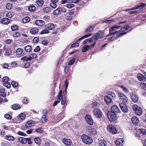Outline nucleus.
I'll return each instance as SVG.
<instances>
[{
  "label": "nucleus",
  "instance_id": "1",
  "mask_svg": "<svg viewBox=\"0 0 146 146\" xmlns=\"http://www.w3.org/2000/svg\"><path fill=\"white\" fill-rule=\"evenodd\" d=\"M81 137L83 142L86 144H90L93 142L92 139L86 135H82L81 136Z\"/></svg>",
  "mask_w": 146,
  "mask_h": 146
},
{
  "label": "nucleus",
  "instance_id": "2",
  "mask_svg": "<svg viewBox=\"0 0 146 146\" xmlns=\"http://www.w3.org/2000/svg\"><path fill=\"white\" fill-rule=\"evenodd\" d=\"M107 115L108 119L110 121H115L117 119L116 114L110 111H108L107 112Z\"/></svg>",
  "mask_w": 146,
  "mask_h": 146
},
{
  "label": "nucleus",
  "instance_id": "3",
  "mask_svg": "<svg viewBox=\"0 0 146 146\" xmlns=\"http://www.w3.org/2000/svg\"><path fill=\"white\" fill-rule=\"evenodd\" d=\"M117 96L119 99L123 103H128L129 99L125 95L120 92H118L117 93Z\"/></svg>",
  "mask_w": 146,
  "mask_h": 146
},
{
  "label": "nucleus",
  "instance_id": "4",
  "mask_svg": "<svg viewBox=\"0 0 146 146\" xmlns=\"http://www.w3.org/2000/svg\"><path fill=\"white\" fill-rule=\"evenodd\" d=\"M104 34V32L103 31H101L98 32L96 34L93 36L92 38L94 39L95 41L94 42L96 41V40L99 38H103V36Z\"/></svg>",
  "mask_w": 146,
  "mask_h": 146
},
{
  "label": "nucleus",
  "instance_id": "5",
  "mask_svg": "<svg viewBox=\"0 0 146 146\" xmlns=\"http://www.w3.org/2000/svg\"><path fill=\"white\" fill-rule=\"evenodd\" d=\"M108 131L112 134H115L117 133V130L114 126L112 125H109L107 126Z\"/></svg>",
  "mask_w": 146,
  "mask_h": 146
},
{
  "label": "nucleus",
  "instance_id": "6",
  "mask_svg": "<svg viewBox=\"0 0 146 146\" xmlns=\"http://www.w3.org/2000/svg\"><path fill=\"white\" fill-rule=\"evenodd\" d=\"M135 113L138 115H140L142 113V110L139 106L136 105H134L132 107Z\"/></svg>",
  "mask_w": 146,
  "mask_h": 146
},
{
  "label": "nucleus",
  "instance_id": "7",
  "mask_svg": "<svg viewBox=\"0 0 146 146\" xmlns=\"http://www.w3.org/2000/svg\"><path fill=\"white\" fill-rule=\"evenodd\" d=\"M94 115L97 118H100L102 115V112L101 110L99 109H96L94 111Z\"/></svg>",
  "mask_w": 146,
  "mask_h": 146
},
{
  "label": "nucleus",
  "instance_id": "8",
  "mask_svg": "<svg viewBox=\"0 0 146 146\" xmlns=\"http://www.w3.org/2000/svg\"><path fill=\"white\" fill-rule=\"evenodd\" d=\"M115 114L120 113L121 111L119 109L118 107L116 105H113L111 108V111Z\"/></svg>",
  "mask_w": 146,
  "mask_h": 146
},
{
  "label": "nucleus",
  "instance_id": "9",
  "mask_svg": "<svg viewBox=\"0 0 146 146\" xmlns=\"http://www.w3.org/2000/svg\"><path fill=\"white\" fill-rule=\"evenodd\" d=\"M85 119L86 122L90 125H92L93 124V122L92 118L89 115H86L85 116Z\"/></svg>",
  "mask_w": 146,
  "mask_h": 146
},
{
  "label": "nucleus",
  "instance_id": "10",
  "mask_svg": "<svg viewBox=\"0 0 146 146\" xmlns=\"http://www.w3.org/2000/svg\"><path fill=\"white\" fill-rule=\"evenodd\" d=\"M119 106L122 111L124 113H127L128 111L127 106L124 103H121L119 104Z\"/></svg>",
  "mask_w": 146,
  "mask_h": 146
},
{
  "label": "nucleus",
  "instance_id": "11",
  "mask_svg": "<svg viewBox=\"0 0 146 146\" xmlns=\"http://www.w3.org/2000/svg\"><path fill=\"white\" fill-rule=\"evenodd\" d=\"M132 123L135 126L138 125L139 124V121L138 118L136 116H133L131 118Z\"/></svg>",
  "mask_w": 146,
  "mask_h": 146
},
{
  "label": "nucleus",
  "instance_id": "12",
  "mask_svg": "<svg viewBox=\"0 0 146 146\" xmlns=\"http://www.w3.org/2000/svg\"><path fill=\"white\" fill-rule=\"evenodd\" d=\"M62 142L67 146H72V141L70 139L65 138L64 139L62 140Z\"/></svg>",
  "mask_w": 146,
  "mask_h": 146
},
{
  "label": "nucleus",
  "instance_id": "13",
  "mask_svg": "<svg viewBox=\"0 0 146 146\" xmlns=\"http://www.w3.org/2000/svg\"><path fill=\"white\" fill-rule=\"evenodd\" d=\"M96 44V42H94V43L92 44V45H90V46H88V45H85L82 48V51L83 52H86L88 49L90 47H91L92 46H94Z\"/></svg>",
  "mask_w": 146,
  "mask_h": 146
},
{
  "label": "nucleus",
  "instance_id": "14",
  "mask_svg": "<svg viewBox=\"0 0 146 146\" xmlns=\"http://www.w3.org/2000/svg\"><path fill=\"white\" fill-rule=\"evenodd\" d=\"M115 143L117 146H122L123 145V141L121 138H119L115 141Z\"/></svg>",
  "mask_w": 146,
  "mask_h": 146
},
{
  "label": "nucleus",
  "instance_id": "15",
  "mask_svg": "<svg viewBox=\"0 0 146 146\" xmlns=\"http://www.w3.org/2000/svg\"><path fill=\"white\" fill-rule=\"evenodd\" d=\"M146 5L145 3H142L140 5H138L137 7H135L134 8H131L129 9V10H133L135 9H143L144 8Z\"/></svg>",
  "mask_w": 146,
  "mask_h": 146
},
{
  "label": "nucleus",
  "instance_id": "16",
  "mask_svg": "<svg viewBox=\"0 0 146 146\" xmlns=\"http://www.w3.org/2000/svg\"><path fill=\"white\" fill-rule=\"evenodd\" d=\"M35 23L36 25L40 27L43 26L44 24V21L41 20H36L35 22Z\"/></svg>",
  "mask_w": 146,
  "mask_h": 146
},
{
  "label": "nucleus",
  "instance_id": "17",
  "mask_svg": "<svg viewBox=\"0 0 146 146\" xmlns=\"http://www.w3.org/2000/svg\"><path fill=\"white\" fill-rule=\"evenodd\" d=\"M87 131L88 132L92 133L93 135H96L97 133L96 130L91 127H89L88 128Z\"/></svg>",
  "mask_w": 146,
  "mask_h": 146
},
{
  "label": "nucleus",
  "instance_id": "18",
  "mask_svg": "<svg viewBox=\"0 0 146 146\" xmlns=\"http://www.w3.org/2000/svg\"><path fill=\"white\" fill-rule=\"evenodd\" d=\"M10 21L9 19L6 18H3L1 21V23L3 24L7 25L10 23Z\"/></svg>",
  "mask_w": 146,
  "mask_h": 146
},
{
  "label": "nucleus",
  "instance_id": "19",
  "mask_svg": "<svg viewBox=\"0 0 146 146\" xmlns=\"http://www.w3.org/2000/svg\"><path fill=\"white\" fill-rule=\"evenodd\" d=\"M54 26L52 24H49L46 25L45 27L46 29L48 30H50L54 28Z\"/></svg>",
  "mask_w": 146,
  "mask_h": 146
},
{
  "label": "nucleus",
  "instance_id": "20",
  "mask_svg": "<svg viewBox=\"0 0 146 146\" xmlns=\"http://www.w3.org/2000/svg\"><path fill=\"white\" fill-rule=\"evenodd\" d=\"M137 77L138 80L140 81H145L146 80V78L141 74H139Z\"/></svg>",
  "mask_w": 146,
  "mask_h": 146
},
{
  "label": "nucleus",
  "instance_id": "21",
  "mask_svg": "<svg viewBox=\"0 0 146 146\" xmlns=\"http://www.w3.org/2000/svg\"><path fill=\"white\" fill-rule=\"evenodd\" d=\"M98 143L99 146H107V143L104 140H99Z\"/></svg>",
  "mask_w": 146,
  "mask_h": 146
},
{
  "label": "nucleus",
  "instance_id": "22",
  "mask_svg": "<svg viewBox=\"0 0 146 146\" xmlns=\"http://www.w3.org/2000/svg\"><path fill=\"white\" fill-rule=\"evenodd\" d=\"M131 99L132 101L135 102H138V98L137 96L134 94H132L131 95Z\"/></svg>",
  "mask_w": 146,
  "mask_h": 146
},
{
  "label": "nucleus",
  "instance_id": "23",
  "mask_svg": "<svg viewBox=\"0 0 146 146\" xmlns=\"http://www.w3.org/2000/svg\"><path fill=\"white\" fill-rule=\"evenodd\" d=\"M5 90L4 88H1L0 90V96L3 97H5L7 95L5 92Z\"/></svg>",
  "mask_w": 146,
  "mask_h": 146
},
{
  "label": "nucleus",
  "instance_id": "24",
  "mask_svg": "<svg viewBox=\"0 0 146 146\" xmlns=\"http://www.w3.org/2000/svg\"><path fill=\"white\" fill-rule=\"evenodd\" d=\"M47 119L46 118V115L45 114H43L40 121L42 123H44L46 122Z\"/></svg>",
  "mask_w": 146,
  "mask_h": 146
},
{
  "label": "nucleus",
  "instance_id": "25",
  "mask_svg": "<svg viewBox=\"0 0 146 146\" xmlns=\"http://www.w3.org/2000/svg\"><path fill=\"white\" fill-rule=\"evenodd\" d=\"M19 141L23 144L27 143L26 138L23 137H20L18 139Z\"/></svg>",
  "mask_w": 146,
  "mask_h": 146
},
{
  "label": "nucleus",
  "instance_id": "26",
  "mask_svg": "<svg viewBox=\"0 0 146 146\" xmlns=\"http://www.w3.org/2000/svg\"><path fill=\"white\" fill-rule=\"evenodd\" d=\"M25 50L27 52H30L32 50L31 46L30 45H27L24 48Z\"/></svg>",
  "mask_w": 146,
  "mask_h": 146
},
{
  "label": "nucleus",
  "instance_id": "27",
  "mask_svg": "<svg viewBox=\"0 0 146 146\" xmlns=\"http://www.w3.org/2000/svg\"><path fill=\"white\" fill-rule=\"evenodd\" d=\"M33 121L32 120H30L28 121L26 124V127L28 128L32 126L33 125L32 123Z\"/></svg>",
  "mask_w": 146,
  "mask_h": 146
},
{
  "label": "nucleus",
  "instance_id": "28",
  "mask_svg": "<svg viewBox=\"0 0 146 146\" xmlns=\"http://www.w3.org/2000/svg\"><path fill=\"white\" fill-rule=\"evenodd\" d=\"M105 102L107 103H110L111 101V99L108 96H105L104 97Z\"/></svg>",
  "mask_w": 146,
  "mask_h": 146
},
{
  "label": "nucleus",
  "instance_id": "29",
  "mask_svg": "<svg viewBox=\"0 0 146 146\" xmlns=\"http://www.w3.org/2000/svg\"><path fill=\"white\" fill-rule=\"evenodd\" d=\"M38 30L36 28H33L30 30L31 33L33 34H35L38 32Z\"/></svg>",
  "mask_w": 146,
  "mask_h": 146
},
{
  "label": "nucleus",
  "instance_id": "30",
  "mask_svg": "<svg viewBox=\"0 0 146 146\" xmlns=\"http://www.w3.org/2000/svg\"><path fill=\"white\" fill-rule=\"evenodd\" d=\"M23 50L21 48H18L16 51V53L17 55H20L22 54Z\"/></svg>",
  "mask_w": 146,
  "mask_h": 146
},
{
  "label": "nucleus",
  "instance_id": "31",
  "mask_svg": "<svg viewBox=\"0 0 146 146\" xmlns=\"http://www.w3.org/2000/svg\"><path fill=\"white\" fill-rule=\"evenodd\" d=\"M60 8H58L57 9L54 11L53 13L55 15H58L61 14Z\"/></svg>",
  "mask_w": 146,
  "mask_h": 146
},
{
  "label": "nucleus",
  "instance_id": "32",
  "mask_svg": "<svg viewBox=\"0 0 146 146\" xmlns=\"http://www.w3.org/2000/svg\"><path fill=\"white\" fill-rule=\"evenodd\" d=\"M28 9L30 11H34L35 9V7L33 5H30L29 6Z\"/></svg>",
  "mask_w": 146,
  "mask_h": 146
},
{
  "label": "nucleus",
  "instance_id": "33",
  "mask_svg": "<svg viewBox=\"0 0 146 146\" xmlns=\"http://www.w3.org/2000/svg\"><path fill=\"white\" fill-rule=\"evenodd\" d=\"M14 15V13L12 12L7 13L6 15V17L9 18H12Z\"/></svg>",
  "mask_w": 146,
  "mask_h": 146
},
{
  "label": "nucleus",
  "instance_id": "34",
  "mask_svg": "<svg viewBox=\"0 0 146 146\" xmlns=\"http://www.w3.org/2000/svg\"><path fill=\"white\" fill-rule=\"evenodd\" d=\"M34 140L36 144L38 145H40V144L41 139L38 137L34 138Z\"/></svg>",
  "mask_w": 146,
  "mask_h": 146
},
{
  "label": "nucleus",
  "instance_id": "35",
  "mask_svg": "<svg viewBox=\"0 0 146 146\" xmlns=\"http://www.w3.org/2000/svg\"><path fill=\"white\" fill-rule=\"evenodd\" d=\"M20 108V106L18 104H14L12 106V109L15 110H17L19 109Z\"/></svg>",
  "mask_w": 146,
  "mask_h": 146
},
{
  "label": "nucleus",
  "instance_id": "36",
  "mask_svg": "<svg viewBox=\"0 0 146 146\" xmlns=\"http://www.w3.org/2000/svg\"><path fill=\"white\" fill-rule=\"evenodd\" d=\"M109 33L108 35H107V36H110L112 35H114L115 34L118 32V31H116L115 32H112L113 31H112V30L111 29H109Z\"/></svg>",
  "mask_w": 146,
  "mask_h": 146
},
{
  "label": "nucleus",
  "instance_id": "37",
  "mask_svg": "<svg viewBox=\"0 0 146 146\" xmlns=\"http://www.w3.org/2000/svg\"><path fill=\"white\" fill-rule=\"evenodd\" d=\"M25 117V115L24 113H21L19 115L18 118L19 119L23 120Z\"/></svg>",
  "mask_w": 146,
  "mask_h": 146
},
{
  "label": "nucleus",
  "instance_id": "38",
  "mask_svg": "<svg viewBox=\"0 0 146 146\" xmlns=\"http://www.w3.org/2000/svg\"><path fill=\"white\" fill-rule=\"evenodd\" d=\"M88 42V43H90L91 42H93L94 41L93 40V38H90V39L88 38L86 39L83 42V44H85L87 43V42Z\"/></svg>",
  "mask_w": 146,
  "mask_h": 146
},
{
  "label": "nucleus",
  "instance_id": "39",
  "mask_svg": "<svg viewBox=\"0 0 146 146\" xmlns=\"http://www.w3.org/2000/svg\"><path fill=\"white\" fill-rule=\"evenodd\" d=\"M65 19L67 20L70 21L71 20L72 18L73 17L71 15H68L67 14H66L65 16Z\"/></svg>",
  "mask_w": 146,
  "mask_h": 146
},
{
  "label": "nucleus",
  "instance_id": "40",
  "mask_svg": "<svg viewBox=\"0 0 146 146\" xmlns=\"http://www.w3.org/2000/svg\"><path fill=\"white\" fill-rule=\"evenodd\" d=\"M30 18L28 17H26L23 19V22L24 23L28 22L30 21Z\"/></svg>",
  "mask_w": 146,
  "mask_h": 146
},
{
  "label": "nucleus",
  "instance_id": "41",
  "mask_svg": "<svg viewBox=\"0 0 146 146\" xmlns=\"http://www.w3.org/2000/svg\"><path fill=\"white\" fill-rule=\"evenodd\" d=\"M94 29V27L93 26H90L86 28V32L90 33Z\"/></svg>",
  "mask_w": 146,
  "mask_h": 146
},
{
  "label": "nucleus",
  "instance_id": "42",
  "mask_svg": "<svg viewBox=\"0 0 146 146\" xmlns=\"http://www.w3.org/2000/svg\"><path fill=\"white\" fill-rule=\"evenodd\" d=\"M43 11L45 13H48L51 11V9L49 7H46L43 9Z\"/></svg>",
  "mask_w": 146,
  "mask_h": 146
},
{
  "label": "nucleus",
  "instance_id": "43",
  "mask_svg": "<svg viewBox=\"0 0 146 146\" xmlns=\"http://www.w3.org/2000/svg\"><path fill=\"white\" fill-rule=\"evenodd\" d=\"M21 60H23V62H26L28 60H31L30 57H28L26 56H24L21 58Z\"/></svg>",
  "mask_w": 146,
  "mask_h": 146
},
{
  "label": "nucleus",
  "instance_id": "44",
  "mask_svg": "<svg viewBox=\"0 0 146 146\" xmlns=\"http://www.w3.org/2000/svg\"><path fill=\"white\" fill-rule=\"evenodd\" d=\"M138 131L141 134L145 135L146 134V129H141L138 130Z\"/></svg>",
  "mask_w": 146,
  "mask_h": 146
},
{
  "label": "nucleus",
  "instance_id": "45",
  "mask_svg": "<svg viewBox=\"0 0 146 146\" xmlns=\"http://www.w3.org/2000/svg\"><path fill=\"white\" fill-rule=\"evenodd\" d=\"M5 138L9 141H13L14 139V138L13 136L6 135L5 136Z\"/></svg>",
  "mask_w": 146,
  "mask_h": 146
},
{
  "label": "nucleus",
  "instance_id": "46",
  "mask_svg": "<svg viewBox=\"0 0 146 146\" xmlns=\"http://www.w3.org/2000/svg\"><path fill=\"white\" fill-rule=\"evenodd\" d=\"M30 57V59H32L36 58L37 57L36 54L35 53H32L29 56Z\"/></svg>",
  "mask_w": 146,
  "mask_h": 146
},
{
  "label": "nucleus",
  "instance_id": "47",
  "mask_svg": "<svg viewBox=\"0 0 146 146\" xmlns=\"http://www.w3.org/2000/svg\"><path fill=\"white\" fill-rule=\"evenodd\" d=\"M36 3L38 6H41L43 4L44 1L42 0H38L36 1Z\"/></svg>",
  "mask_w": 146,
  "mask_h": 146
},
{
  "label": "nucleus",
  "instance_id": "48",
  "mask_svg": "<svg viewBox=\"0 0 146 146\" xmlns=\"http://www.w3.org/2000/svg\"><path fill=\"white\" fill-rule=\"evenodd\" d=\"M121 27L120 26L114 25L110 29L112 30V31H115L119 29Z\"/></svg>",
  "mask_w": 146,
  "mask_h": 146
},
{
  "label": "nucleus",
  "instance_id": "49",
  "mask_svg": "<svg viewBox=\"0 0 146 146\" xmlns=\"http://www.w3.org/2000/svg\"><path fill=\"white\" fill-rule=\"evenodd\" d=\"M35 131L37 133H41L43 132V130L42 128L39 127L35 130Z\"/></svg>",
  "mask_w": 146,
  "mask_h": 146
},
{
  "label": "nucleus",
  "instance_id": "50",
  "mask_svg": "<svg viewBox=\"0 0 146 146\" xmlns=\"http://www.w3.org/2000/svg\"><path fill=\"white\" fill-rule=\"evenodd\" d=\"M61 104L62 105H64L66 103V99L64 96H61Z\"/></svg>",
  "mask_w": 146,
  "mask_h": 146
},
{
  "label": "nucleus",
  "instance_id": "51",
  "mask_svg": "<svg viewBox=\"0 0 146 146\" xmlns=\"http://www.w3.org/2000/svg\"><path fill=\"white\" fill-rule=\"evenodd\" d=\"M91 35H92V34H89L85 35L84 36H83L81 37L78 40V41L82 39H84L85 38H86L88 37H89Z\"/></svg>",
  "mask_w": 146,
  "mask_h": 146
},
{
  "label": "nucleus",
  "instance_id": "52",
  "mask_svg": "<svg viewBox=\"0 0 146 146\" xmlns=\"http://www.w3.org/2000/svg\"><path fill=\"white\" fill-rule=\"evenodd\" d=\"M21 34L20 32H15L13 33V35L14 37H18L20 36Z\"/></svg>",
  "mask_w": 146,
  "mask_h": 146
},
{
  "label": "nucleus",
  "instance_id": "53",
  "mask_svg": "<svg viewBox=\"0 0 146 146\" xmlns=\"http://www.w3.org/2000/svg\"><path fill=\"white\" fill-rule=\"evenodd\" d=\"M9 78L7 76H4L2 78V80L3 82H7L9 80Z\"/></svg>",
  "mask_w": 146,
  "mask_h": 146
},
{
  "label": "nucleus",
  "instance_id": "54",
  "mask_svg": "<svg viewBox=\"0 0 146 146\" xmlns=\"http://www.w3.org/2000/svg\"><path fill=\"white\" fill-rule=\"evenodd\" d=\"M120 87L123 89V90L126 92H128V89L124 86L121 85L120 86Z\"/></svg>",
  "mask_w": 146,
  "mask_h": 146
},
{
  "label": "nucleus",
  "instance_id": "55",
  "mask_svg": "<svg viewBox=\"0 0 146 146\" xmlns=\"http://www.w3.org/2000/svg\"><path fill=\"white\" fill-rule=\"evenodd\" d=\"M6 7L7 9H11L12 7V5L10 3H7L6 6Z\"/></svg>",
  "mask_w": 146,
  "mask_h": 146
},
{
  "label": "nucleus",
  "instance_id": "56",
  "mask_svg": "<svg viewBox=\"0 0 146 146\" xmlns=\"http://www.w3.org/2000/svg\"><path fill=\"white\" fill-rule=\"evenodd\" d=\"M12 85L14 87H16L18 85V84L17 82L13 81L11 82Z\"/></svg>",
  "mask_w": 146,
  "mask_h": 146
},
{
  "label": "nucleus",
  "instance_id": "57",
  "mask_svg": "<svg viewBox=\"0 0 146 146\" xmlns=\"http://www.w3.org/2000/svg\"><path fill=\"white\" fill-rule=\"evenodd\" d=\"M11 29L13 31H14L18 29V27L17 25H13L11 27Z\"/></svg>",
  "mask_w": 146,
  "mask_h": 146
},
{
  "label": "nucleus",
  "instance_id": "58",
  "mask_svg": "<svg viewBox=\"0 0 146 146\" xmlns=\"http://www.w3.org/2000/svg\"><path fill=\"white\" fill-rule=\"evenodd\" d=\"M75 62V59L74 58L72 59L71 60H70L69 63H68V65H72Z\"/></svg>",
  "mask_w": 146,
  "mask_h": 146
},
{
  "label": "nucleus",
  "instance_id": "59",
  "mask_svg": "<svg viewBox=\"0 0 146 146\" xmlns=\"http://www.w3.org/2000/svg\"><path fill=\"white\" fill-rule=\"evenodd\" d=\"M127 32H122L120 33H117L116 34V36L117 37H120L127 33Z\"/></svg>",
  "mask_w": 146,
  "mask_h": 146
},
{
  "label": "nucleus",
  "instance_id": "60",
  "mask_svg": "<svg viewBox=\"0 0 146 146\" xmlns=\"http://www.w3.org/2000/svg\"><path fill=\"white\" fill-rule=\"evenodd\" d=\"M140 86L142 87L143 89L146 90V84L143 83H141L140 84Z\"/></svg>",
  "mask_w": 146,
  "mask_h": 146
},
{
  "label": "nucleus",
  "instance_id": "61",
  "mask_svg": "<svg viewBox=\"0 0 146 146\" xmlns=\"http://www.w3.org/2000/svg\"><path fill=\"white\" fill-rule=\"evenodd\" d=\"M4 117L5 118L8 119H10L11 118V116L9 114H5Z\"/></svg>",
  "mask_w": 146,
  "mask_h": 146
},
{
  "label": "nucleus",
  "instance_id": "62",
  "mask_svg": "<svg viewBox=\"0 0 146 146\" xmlns=\"http://www.w3.org/2000/svg\"><path fill=\"white\" fill-rule=\"evenodd\" d=\"M12 52V51L10 49H7L5 52V54H6L7 55H9Z\"/></svg>",
  "mask_w": 146,
  "mask_h": 146
},
{
  "label": "nucleus",
  "instance_id": "63",
  "mask_svg": "<svg viewBox=\"0 0 146 146\" xmlns=\"http://www.w3.org/2000/svg\"><path fill=\"white\" fill-rule=\"evenodd\" d=\"M3 85L6 86L8 88H9L11 87L10 84L9 82H6L4 83Z\"/></svg>",
  "mask_w": 146,
  "mask_h": 146
},
{
  "label": "nucleus",
  "instance_id": "64",
  "mask_svg": "<svg viewBox=\"0 0 146 146\" xmlns=\"http://www.w3.org/2000/svg\"><path fill=\"white\" fill-rule=\"evenodd\" d=\"M50 6L51 7L55 8L57 7V5L55 3L52 2L50 3Z\"/></svg>",
  "mask_w": 146,
  "mask_h": 146
}]
</instances>
